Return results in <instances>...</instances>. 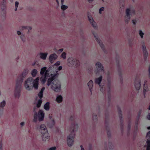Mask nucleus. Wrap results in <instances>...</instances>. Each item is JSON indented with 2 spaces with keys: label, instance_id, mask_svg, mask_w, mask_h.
I'll return each mask as SVG.
<instances>
[{
  "label": "nucleus",
  "instance_id": "nucleus-1",
  "mask_svg": "<svg viewBox=\"0 0 150 150\" xmlns=\"http://www.w3.org/2000/svg\"><path fill=\"white\" fill-rule=\"evenodd\" d=\"M28 69H24L22 74L18 76L14 92V96L15 98L19 99L20 98L21 91L22 83L28 74Z\"/></svg>",
  "mask_w": 150,
  "mask_h": 150
},
{
  "label": "nucleus",
  "instance_id": "nucleus-2",
  "mask_svg": "<svg viewBox=\"0 0 150 150\" xmlns=\"http://www.w3.org/2000/svg\"><path fill=\"white\" fill-rule=\"evenodd\" d=\"M107 76V88L105 89V87L104 85H101V82L102 81V77L100 76L99 77L96 78L95 79V82L96 84H98L99 85L100 90L103 93L104 91L105 92H107L108 95V97L109 101H110L111 98V96L110 95V88L111 84V78L110 76V72L108 71L106 74Z\"/></svg>",
  "mask_w": 150,
  "mask_h": 150
},
{
  "label": "nucleus",
  "instance_id": "nucleus-3",
  "mask_svg": "<svg viewBox=\"0 0 150 150\" xmlns=\"http://www.w3.org/2000/svg\"><path fill=\"white\" fill-rule=\"evenodd\" d=\"M51 74V77L47 80V84L49 86L51 84L52 88L55 92H59L61 89V83L59 81L56 79L57 75L54 74L53 76Z\"/></svg>",
  "mask_w": 150,
  "mask_h": 150
},
{
  "label": "nucleus",
  "instance_id": "nucleus-4",
  "mask_svg": "<svg viewBox=\"0 0 150 150\" xmlns=\"http://www.w3.org/2000/svg\"><path fill=\"white\" fill-rule=\"evenodd\" d=\"M39 78L37 77L34 80L32 77L28 78L24 82V86L28 91L30 90L33 87L37 90L38 88Z\"/></svg>",
  "mask_w": 150,
  "mask_h": 150
},
{
  "label": "nucleus",
  "instance_id": "nucleus-5",
  "mask_svg": "<svg viewBox=\"0 0 150 150\" xmlns=\"http://www.w3.org/2000/svg\"><path fill=\"white\" fill-rule=\"evenodd\" d=\"M78 128V125L77 124L73 123L71 124V130H72V131L67 137V143L68 146H71L73 144L74 138L75 135L74 132L77 130Z\"/></svg>",
  "mask_w": 150,
  "mask_h": 150
},
{
  "label": "nucleus",
  "instance_id": "nucleus-6",
  "mask_svg": "<svg viewBox=\"0 0 150 150\" xmlns=\"http://www.w3.org/2000/svg\"><path fill=\"white\" fill-rule=\"evenodd\" d=\"M38 129L42 134V141L45 142L48 141L50 139V136L46 126L44 124H42Z\"/></svg>",
  "mask_w": 150,
  "mask_h": 150
},
{
  "label": "nucleus",
  "instance_id": "nucleus-7",
  "mask_svg": "<svg viewBox=\"0 0 150 150\" xmlns=\"http://www.w3.org/2000/svg\"><path fill=\"white\" fill-rule=\"evenodd\" d=\"M135 14L134 10L133 9L127 8L125 11V21L126 23H128L131 17Z\"/></svg>",
  "mask_w": 150,
  "mask_h": 150
},
{
  "label": "nucleus",
  "instance_id": "nucleus-8",
  "mask_svg": "<svg viewBox=\"0 0 150 150\" xmlns=\"http://www.w3.org/2000/svg\"><path fill=\"white\" fill-rule=\"evenodd\" d=\"M67 64L69 67H78L80 65V62L77 59L72 57L69 58L67 60Z\"/></svg>",
  "mask_w": 150,
  "mask_h": 150
},
{
  "label": "nucleus",
  "instance_id": "nucleus-9",
  "mask_svg": "<svg viewBox=\"0 0 150 150\" xmlns=\"http://www.w3.org/2000/svg\"><path fill=\"white\" fill-rule=\"evenodd\" d=\"M52 67H50L46 71L45 75L42 76L40 78V80L42 84H44L45 83L46 79H47V77H48L49 75L48 72L50 70L52 69Z\"/></svg>",
  "mask_w": 150,
  "mask_h": 150
},
{
  "label": "nucleus",
  "instance_id": "nucleus-10",
  "mask_svg": "<svg viewBox=\"0 0 150 150\" xmlns=\"http://www.w3.org/2000/svg\"><path fill=\"white\" fill-rule=\"evenodd\" d=\"M95 66L97 69V71L96 72V74H98V72L102 71L105 72V70L103 64L99 62H97L95 64Z\"/></svg>",
  "mask_w": 150,
  "mask_h": 150
},
{
  "label": "nucleus",
  "instance_id": "nucleus-11",
  "mask_svg": "<svg viewBox=\"0 0 150 150\" xmlns=\"http://www.w3.org/2000/svg\"><path fill=\"white\" fill-rule=\"evenodd\" d=\"M141 81L139 78L138 77H136L134 81V86L137 90H139L141 86Z\"/></svg>",
  "mask_w": 150,
  "mask_h": 150
},
{
  "label": "nucleus",
  "instance_id": "nucleus-12",
  "mask_svg": "<svg viewBox=\"0 0 150 150\" xmlns=\"http://www.w3.org/2000/svg\"><path fill=\"white\" fill-rule=\"evenodd\" d=\"M93 33L97 42L98 43H99L102 50L104 51L105 53H106V52L105 50L104 46L103 44L101 42V41L98 38V36L96 35V34L94 33Z\"/></svg>",
  "mask_w": 150,
  "mask_h": 150
},
{
  "label": "nucleus",
  "instance_id": "nucleus-13",
  "mask_svg": "<svg viewBox=\"0 0 150 150\" xmlns=\"http://www.w3.org/2000/svg\"><path fill=\"white\" fill-rule=\"evenodd\" d=\"M45 114L43 111L41 110H40L38 113V120L40 122L42 121L44 117Z\"/></svg>",
  "mask_w": 150,
  "mask_h": 150
},
{
  "label": "nucleus",
  "instance_id": "nucleus-14",
  "mask_svg": "<svg viewBox=\"0 0 150 150\" xmlns=\"http://www.w3.org/2000/svg\"><path fill=\"white\" fill-rule=\"evenodd\" d=\"M117 110L119 115V117L120 120L121 129L122 132L123 131V125H122L123 120H122V111L120 108L119 107L117 108Z\"/></svg>",
  "mask_w": 150,
  "mask_h": 150
},
{
  "label": "nucleus",
  "instance_id": "nucleus-15",
  "mask_svg": "<svg viewBox=\"0 0 150 150\" xmlns=\"http://www.w3.org/2000/svg\"><path fill=\"white\" fill-rule=\"evenodd\" d=\"M17 35L19 36V38L22 42L24 43L26 41V38L24 34L21 32L20 31H17Z\"/></svg>",
  "mask_w": 150,
  "mask_h": 150
},
{
  "label": "nucleus",
  "instance_id": "nucleus-16",
  "mask_svg": "<svg viewBox=\"0 0 150 150\" xmlns=\"http://www.w3.org/2000/svg\"><path fill=\"white\" fill-rule=\"evenodd\" d=\"M38 108L36 106H35L33 109V112H34V119L33 121L36 122L38 121Z\"/></svg>",
  "mask_w": 150,
  "mask_h": 150
},
{
  "label": "nucleus",
  "instance_id": "nucleus-17",
  "mask_svg": "<svg viewBox=\"0 0 150 150\" xmlns=\"http://www.w3.org/2000/svg\"><path fill=\"white\" fill-rule=\"evenodd\" d=\"M57 58V55L55 53L51 54L49 57V60L50 63H53Z\"/></svg>",
  "mask_w": 150,
  "mask_h": 150
},
{
  "label": "nucleus",
  "instance_id": "nucleus-18",
  "mask_svg": "<svg viewBox=\"0 0 150 150\" xmlns=\"http://www.w3.org/2000/svg\"><path fill=\"white\" fill-rule=\"evenodd\" d=\"M142 50L143 52L144 59L145 60H146L148 54L146 50V49L145 45L144 43L142 46Z\"/></svg>",
  "mask_w": 150,
  "mask_h": 150
},
{
  "label": "nucleus",
  "instance_id": "nucleus-19",
  "mask_svg": "<svg viewBox=\"0 0 150 150\" xmlns=\"http://www.w3.org/2000/svg\"><path fill=\"white\" fill-rule=\"evenodd\" d=\"M141 112V111L140 110L138 114L137 119L135 122V125L134 128L136 131H137L138 129V125L139 123V120Z\"/></svg>",
  "mask_w": 150,
  "mask_h": 150
},
{
  "label": "nucleus",
  "instance_id": "nucleus-20",
  "mask_svg": "<svg viewBox=\"0 0 150 150\" xmlns=\"http://www.w3.org/2000/svg\"><path fill=\"white\" fill-rule=\"evenodd\" d=\"M105 117V124L106 126V129L107 132V133L108 137L109 138L111 137V133L109 131V129H108V127L107 126L108 123V119L106 115Z\"/></svg>",
  "mask_w": 150,
  "mask_h": 150
},
{
  "label": "nucleus",
  "instance_id": "nucleus-21",
  "mask_svg": "<svg viewBox=\"0 0 150 150\" xmlns=\"http://www.w3.org/2000/svg\"><path fill=\"white\" fill-rule=\"evenodd\" d=\"M147 81L146 80L144 81V87L143 92L144 93V97H145V95L146 92H147L148 91L149 89L147 86Z\"/></svg>",
  "mask_w": 150,
  "mask_h": 150
},
{
  "label": "nucleus",
  "instance_id": "nucleus-22",
  "mask_svg": "<svg viewBox=\"0 0 150 150\" xmlns=\"http://www.w3.org/2000/svg\"><path fill=\"white\" fill-rule=\"evenodd\" d=\"M87 86L88 87L89 91L91 92V94L92 95V88L93 86V81L91 80H90L87 83Z\"/></svg>",
  "mask_w": 150,
  "mask_h": 150
},
{
  "label": "nucleus",
  "instance_id": "nucleus-23",
  "mask_svg": "<svg viewBox=\"0 0 150 150\" xmlns=\"http://www.w3.org/2000/svg\"><path fill=\"white\" fill-rule=\"evenodd\" d=\"M88 18L89 21L91 25L95 28L97 27V24L93 20V18L92 17L88 16Z\"/></svg>",
  "mask_w": 150,
  "mask_h": 150
},
{
  "label": "nucleus",
  "instance_id": "nucleus-24",
  "mask_svg": "<svg viewBox=\"0 0 150 150\" xmlns=\"http://www.w3.org/2000/svg\"><path fill=\"white\" fill-rule=\"evenodd\" d=\"M47 54L48 53L47 52H40L39 54L40 57L43 60H45L46 59Z\"/></svg>",
  "mask_w": 150,
  "mask_h": 150
},
{
  "label": "nucleus",
  "instance_id": "nucleus-25",
  "mask_svg": "<svg viewBox=\"0 0 150 150\" xmlns=\"http://www.w3.org/2000/svg\"><path fill=\"white\" fill-rule=\"evenodd\" d=\"M45 89V87H43L42 88L40 92L38 94V96L41 99L43 97V93Z\"/></svg>",
  "mask_w": 150,
  "mask_h": 150
},
{
  "label": "nucleus",
  "instance_id": "nucleus-26",
  "mask_svg": "<svg viewBox=\"0 0 150 150\" xmlns=\"http://www.w3.org/2000/svg\"><path fill=\"white\" fill-rule=\"evenodd\" d=\"M63 98L62 96L61 95H59L57 96L56 98V101L59 103H61L62 100Z\"/></svg>",
  "mask_w": 150,
  "mask_h": 150
},
{
  "label": "nucleus",
  "instance_id": "nucleus-27",
  "mask_svg": "<svg viewBox=\"0 0 150 150\" xmlns=\"http://www.w3.org/2000/svg\"><path fill=\"white\" fill-rule=\"evenodd\" d=\"M47 70V67H45L42 68L40 72V74L42 76H43L44 75H45V73Z\"/></svg>",
  "mask_w": 150,
  "mask_h": 150
},
{
  "label": "nucleus",
  "instance_id": "nucleus-28",
  "mask_svg": "<svg viewBox=\"0 0 150 150\" xmlns=\"http://www.w3.org/2000/svg\"><path fill=\"white\" fill-rule=\"evenodd\" d=\"M6 105V101L5 100H4L3 101L0 103V108L4 109V107Z\"/></svg>",
  "mask_w": 150,
  "mask_h": 150
},
{
  "label": "nucleus",
  "instance_id": "nucleus-29",
  "mask_svg": "<svg viewBox=\"0 0 150 150\" xmlns=\"http://www.w3.org/2000/svg\"><path fill=\"white\" fill-rule=\"evenodd\" d=\"M144 146L146 147V150H150V140H147L146 142V145Z\"/></svg>",
  "mask_w": 150,
  "mask_h": 150
},
{
  "label": "nucleus",
  "instance_id": "nucleus-30",
  "mask_svg": "<svg viewBox=\"0 0 150 150\" xmlns=\"http://www.w3.org/2000/svg\"><path fill=\"white\" fill-rule=\"evenodd\" d=\"M38 71L37 69H33L31 72V74L33 77H34L36 76L37 74Z\"/></svg>",
  "mask_w": 150,
  "mask_h": 150
},
{
  "label": "nucleus",
  "instance_id": "nucleus-31",
  "mask_svg": "<svg viewBox=\"0 0 150 150\" xmlns=\"http://www.w3.org/2000/svg\"><path fill=\"white\" fill-rule=\"evenodd\" d=\"M50 103L48 102H47L44 105V108L46 110H49L50 109L49 107Z\"/></svg>",
  "mask_w": 150,
  "mask_h": 150
},
{
  "label": "nucleus",
  "instance_id": "nucleus-32",
  "mask_svg": "<svg viewBox=\"0 0 150 150\" xmlns=\"http://www.w3.org/2000/svg\"><path fill=\"white\" fill-rule=\"evenodd\" d=\"M92 118L93 122H95L98 121V117L97 115L93 114L92 115Z\"/></svg>",
  "mask_w": 150,
  "mask_h": 150
},
{
  "label": "nucleus",
  "instance_id": "nucleus-33",
  "mask_svg": "<svg viewBox=\"0 0 150 150\" xmlns=\"http://www.w3.org/2000/svg\"><path fill=\"white\" fill-rule=\"evenodd\" d=\"M42 103V100L41 99H40L38 100V102L36 104V106L38 108H40V106L41 105Z\"/></svg>",
  "mask_w": 150,
  "mask_h": 150
},
{
  "label": "nucleus",
  "instance_id": "nucleus-34",
  "mask_svg": "<svg viewBox=\"0 0 150 150\" xmlns=\"http://www.w3.org/2000/svg\"><path fill=\"white\" fill-rule=\"evenodd\" d=\"M118 74L120 78H122V76L121 74V69L119 67V66L118 65Z\"/></svg>",
  "mask_w": 150,
  "mask_h": 150
},
{
  "label": "nucleus",
  "instance_id": "nucleus-35",
  "mask_svg": "<svg viewBox=\"0 0 150 150\" xmlns=\"http://www.w3.org/2000/svg\"><path fill=\"white\" fill-rule=\"evenodd\" d=\"M66 54L65 52H63L61 55V57L63 59H66Z\"/></svg>",
  "mask_w": 150,
  "mask_h": 150
},
{
  "label": "nucleus",
  "instance_id": "nucleus-36",
  "mask_svg": "<svg viewBox=\"0 0 150 150\" xmlns=\"http://www.w3.org/2000/svg\"><path fill=\"white\" fill-rule=\"evenodd\" d=\"M139 33L141 38H143V35H144V33L141 30H139Z\"/></svg>",
  "mask_w": 150,
  "mask_h": 150
},
{
  "label": "nucleus",
  "instance_id": "nucleus-37",
  "mask_svg": "<svg viewBox=\"0 0 150 150\" xmlns=\"http://www.w3.org/2000/svg\"><path fill=\"white\" fill-rule=\"evenodd\" d=\"M68 8L67 6H65L64 5L62 4L61 6V9L62 10L64 11L66 9H67Z\"/></svg>",
  "mask_w": 150,
  "mask_h": 150
},
{
  "label": "nucleus",
  "instance_id": "nucleus-38",
  "mask_svg": "<svg viewBox=\"0 0 150 150\" xmlns=\"http://www.w3.org/2000/svg\"><path fill=\"white\" fill-rule=\"evenodd\" d=\"M146 138L147 140H150V131H149L147 134Z\"/></svg>",
  "mask_w": 150,
  "mask_h": 150
},
{
  "label": "nucleus",
  "instance_id": "nucleus-39",
  "mask_svg": "<svg viewBox=\"0 0 150 150\" xmlns=\"http://www.w3.org/2000/svg\"><path fill=\"white\" fill-rule=\"evenodd\" d=\"M50 123H51V125L50 126V127H52L55 124V121L54 120H52L50 122Z\"/></svg>",
  "mask_w": 150,
  "mask_h": 150
},
{
  "label": "nucleus",
  "instance_id": "nucleus-40",
  "mask_svg": "<svg viewBox=\"0 0 150 150\" xmlns=\"http://www.w3.org/2000/svg\"><path fill=\"white\" fill-rule=\"evenodd\" d=\"M28 26H22L20 28V30H23V29H27Z\"/></svg>",
  "mask_w": 150,
  "mask_h": 150
},
{
  "label": "nucleus",
  "instance_id": "nucleus-41",
  "mask_svg": "<svg viewBox=\"0 0 150 150\" xmlns=\"http://www.w3.org/2000/svg\"><path fill=\"white\" fill-rule=\"evenodd\" d=\"M88 72L89 73H91L93 71V67H90L88 68Z\"/></svg>",
  "mask_w": 150,
  "mask_h": 150
},
{
  "label": "nucleus",
  "instance_id": "nucleus-42",
  "mask_svg": "<svg viewBox=\"0 0 150 150\" xmlns=\"http://www.w3.org/2000/svg\"><path fill=\"white\" fill-rule=\"evenodd\" d=\"M74 119V115H72L69 118V120H73Z\"/></svg>",
  "mask_w": 150,
  "mask_h": 150
},
{
  "label": "nucleus",
  "instance_id": "nucleus-43",
  "mask_svg": "<svg viewBox=\"0 0 150 150\" xmlns=\"http://www.w3.org/2000/svg\"><path fill=\"white\" fill-rule=\"evenodd\" d=\"M3 112L4 109L0 108V117L3 115Z\"/></svg>",
  "mask_w": 150,
  "mask_h": 150
},
{
  "label": "nucleus",
  "instance_id": "nucleus-44",
  "mask_svg": "<svg viewBox=\"0 0 150 150\" xmlns=\"http://www.w3.org/2000/svg\"><path fill=\"white\" fill-rule=\"evenodd\" d=\"M0 150H3V144L2 142H0Z\"/></svg>",
  "mask_w": 150,
  "mask_h": 150
},
{
  "label": "nucleus",
  "instance_id": "nucleus-45",
  "mask_svg": "<svg viewBox=\"0 0 150 150\" xmlns=\"http://www.w3.org/2000/svg\"><path fill=\"white\" fill-rule=\"evenodd\" d=\"M131 127V125H130V122L129 121L128 122V125L127 128V130L128 131H129Z\"/></svg>",
  "mask_w": 150,
  "mask_h": 150
},
{
  "label": "nucleus",
  "instance_id": "nucleus-46",
  "mask_svg": "<svg viewBox=\"0 0 150 150\" xmlns=\"http://www.w3.org/2000/svg\"><path fill=\"white\" fill-rule=\"evenodd\" d=\"M104 10V8L103 7H102L100 8L99 10V13L100 14L101 13V11H103Z\"/></svg>",
  "mask_w": 150,
  "mask_h": 150
},
{
  "label": "nucleus",
  "instance_id": "nucleus-47",
  "mask_svg": "<svg viewBox=\"0 0 150 150\" xmlns=\"http://www.w3.org/2000/svg\"><path fill=\"white\" fill-rule=\"evenodd\" d=\"M56 149L55 147H53L50 148L47 150H56Z\"/></svg>",
  "mask_w": 150,
  "mask_h": 150
},
{
  "label": "nucleus",
  "instance_id": "nucleus-48",
  "mask_svg": "<svg viewBox=\"0 0 150 150\" xmlns=\"http://www.w3.org/2000/svg\"><path fill=\"white\" fill-rule=\"evenodd\" d=\"M32 29V28L31 27L28 26V28H27V30H28V33H29L30 32V31Z\"/></svg>",
  "mask_w": 150,
  "mask_h": 150
},
{
  "label": "nucleus",
  "instance_id": "nucleus-49",
  "mask_svg": "<svg viewBox=\"0 0 150 150\" xmlns=\"http://www.w3.org/2000/svg\"><path fill=\"white\" fill-rule=\"evenodd\" d=\"M132 23L134 25H135L137 23V21L135 19H133L132 20Z\"/></svg>",
  "mask_w": 150,
  "mask_h": 150
},
{
  "label": "nucleus",
  "instance_id": "nucleus-50",
  "mask_svg": "<svg viewBox=\"0 0 150 150\" xmlns=\"http://www.w3.org/2000/svg\"><path fill=\"white\" fill-rule=\"evenodd\" d=\"M112 145L113 146L112 143L111 142H109V148L110 149H112Z\"/></svg>",
  "mask_w": 150,
  "mask_h": 150
},
{
  "label": "nucleus",
  "instance_id": "nucleus-51",
  "mask_svg": "<svg viewBox=\"0 0 150 150\" xmlns=\"http://www.w3.org/2000/svg\"><path fill=\"white\" fill-rule=\"evenodd\" d=\"M60 64V62L59 61H57L56 63H55L54 65H55L56 66H57L58 65H59Z\"/></svg>",
  "mask_w": 150,
  "mask_h": 150
},
{
  "label": "nucleus",
  "instance_id": "nucleus-52",
  "mask_svg": "<svg viewBox=\"0 0 150 150\" xmlns=\"http://www.w3.org/2000/svg\"><path fill=\"white\" fill-rule=\"evenodd\" d=\"M19 3L18 1H16L15 3V7H18V6Z\"/></svg>",
  "mask_w": 150,
  "mask_h": 150
},
{
  "label": "nucleus",
  "instance_id": "nucleus-53",
  "mask_svg": "<svg viewBox=\"0 0 150 150\" xmlns=\"http://www.w3.org/2000/svg\"><path fill=\"white\" fill-rule=\"evenodd\" d=\"M148 71L149 73V78L150 79V65H149V66Z\"/></svg>",
  "mask_w": 150,
  "mask_h": 150
},
{
  "label": "nucleus",
  "instance_id": "nucleus-54",
  "mask_svg": "<svg viewBox=\"0 0 150 150\" xmlns=\"http://www.w3.org/2000/svg\"><path fill=\"white\" fill-rule=\"evenodd\" d=\"M147 119L150 120V113H149L147 116Z\"/></svg>",
  "mask_w": 150,
  "mask_h": 150
},
{
  "label": "nucleus",
  "instance_id": "nucleus-55",
  "mask_svg": "<svg viewBox=\"0 0 150 150\" xmlns=\"http://www.w3.org/2000/svg\"><path fill=\"white\" fill-rule=\"evenodd\" d=\"M1 9H2L3 12L4 14L5 15L6 9L5 8H1Z\"/></svg>",
  "mask_w": 150,
  "mask_h": 150
},
{
  "label": "nucleus",
  "instance_id": "nucleus-56",
  "mask_svg": "<svg viewBox=\"0 0 150 150\" xmlns=\"http://www.w3.org/2000/svg\"><path fill=\"white\" fill-rule=\"evenodd\" d=\"M62 69V66H59L58 68V70H61Z\"/></svg>",
  "mask_w": 150,
  "mask_h": 150
},
{
  "label": "nucleus",
  "instance_id": "nucleus-57",
  "mask_svg": "<svg viewBox=\"0 0 150 150\" xmlns=\"http://www.w3.org/2000/svg\"><path fill=\"white\" fill-rule=\"evenodd\" d=\"M25 123L24 122H22L21 123L20 125L21 126H23L24 125Z\"/></svg>",
  "mask_w": 150,
  "mask_h": 150
},
{
  "label": "nucleus",
  "instance_id": "nucleus-58",
  "mask_svg": "<svg viewBox=\"0 0 150 150\" xmlns=\"http://www.w3.org/2000/svg\"><path fill=\"white\" fill-rule=\"evenodd\" d=\"M2 4L4 5H5L6 4V1L5 0H3V1L2 2Z\"/></svg>",
  "mask_w": 150,
  "mask_h": 150
},
{
  "label": "nucleus",
  "instance_id": "nucleus-59",
  "mask_svg": "<svg viewBox=\"0 0 150 150\" xmlns=\"http://www.w3.org/2000/svg\"><path fill=\"white\" fill-rule=\"evenodd\" d=\"M80 147L81 148V150H85L82 145H81Z\"/></svg>",
  "mask_w": 150,
  "mask_h": 150
},
{
  "label": "nucleus",
  "instance_id": "nucleus-60",
  "mask_svg": "<svg viewBox=\"0 0 150 150\" xmlns=\"http://www.w3.org/2000/svg\"><path fill=\"white\" fill-rule=\"evenodd\" d=\"M63 49H61L59 50L58 51L61 52L63 51Z\"/></svg>",
  "mask_w": 150,
  "mask_h": 150
},
{
  "label": "nucleus",
  "instance_id": "nucleus-61",
  "mask_svg": "<svg viewBox=\"0 0 150 150\" xmlns=\"http://www.w3.org/2000/svg\"><path fill=\"white\" fill-rule=\"evenodd\" d=\"M87 0L88 1V2L90 3H91L93 1V0Z\"/></svg>",
  "mask_w": 150,
  "mask_h": 150
},
{
  "label": "nucleus",
  "instance_id": "nucleus-62",
  "mask_svg": "<svg viewBox=\"0 0 150 150\" xmlns=\"http://www.w3.org/2000/svg\"><path fill=\"white\" fill-rule=\"evenodd\" d=\"M64 0H61V3L62 4H63Z\"/></svg>",
  "mask_w": 150,
  "mask_h": 150
},
{
  "label": "nucleus",
  "instance_id": "nucleus-63",
  "mask_svg": "<svg viewBox=\"0 0 150 150\" xmlns=\"http://www.w3.org/2000/svg\"><path fill=\"white\" fill-rule=\"evenodd\" d=\"M17 8L18 7H15V11H16L17 10Z\"/></svg>",
  "mask_w": 150,
  "mask_h": 150
},
{
  "label": "nucleus",
  "instance_id": "nucleus-64",
  "mask_svg": "<svg viewBox=\"0 0 150 150\" xmlns=\"http://www.w3.org/2000/svg\"><path fill=\"white\" fill-rule=\"evenodd\" d=\"M19 59V56H18V57L16 58V59L17 60V59Z\"/></svg>",
  "mask_w": 150,
  "mask_h": 150
}]
</instances>
